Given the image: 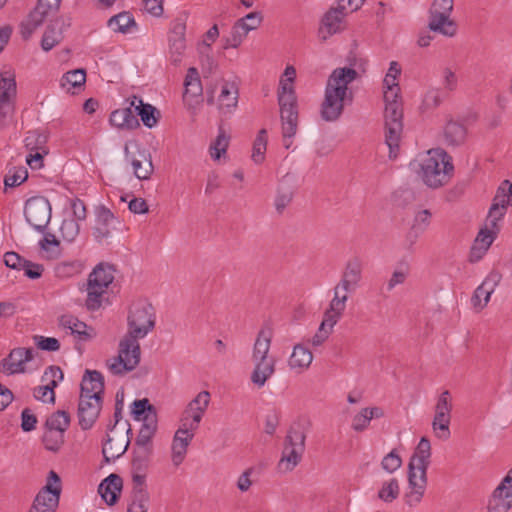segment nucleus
<instances>
[{"mask_svg":"<svg viewBox=\"0 0 512 512\" xmlns=\"http://www.w3.org/2000/svg\"><path fill=\"white\" fill-rule=\"evenodd\" d=\"M511 204L509 197H507L504 189L500 186L497 189L496 195L493 198V203L489 210L488 219L492 226H496V221L504 215L506 206Z\"/></svg>","mask_w":512,"mask_h":512,"instance_id":"58836bf2","label":"nucleus"},{"mask_svg":"<svg viewBox=\"0 0 512 512\" xmlns=\"http://www.w3.org/2000/svg\"><path fill=\"white\" fill-rule=\"evenodd\" d=\"M70 425V415L64 410H58L52 413L46 420L44 428H51L65 433Z\"/></svg>","mask_w":512,"mask_h":512,"instance_id":"49530a36","label":"nucleus"},{"mask_svg":"<svg viewBox=\"0 0 512 512\" xmlns=\"http://www.w3.org/2000/svg\"><path fill=\"white\" fill-rule=\"evenodd\" d=\"M126 159L130 160L131 165L134 169V175L139 180H147L153 173L154 167L151 160V155L145 154V151L139 152V157H130L128 145L124 148Z\"/></svg>","mask_w":512,"mask_h":512,"instance_id":"4be33fe9","label":"nucleus"},{"mask_svg":"<svg viewBox=\"0 0 512 512\" xmlns=\"http://www.w3.org/2000/svg\"><path fill=\"white\" fill-rule=\"evenodd\" d=\"M238 86L235 82L224 81L219 95V109L231 112L238 104Z\"/></svg>","mask_w":512,"mask_h":512,"instance_id":"2f4dec72","label":"nucleus"},{"mask_svg":"<svg viewBox=\"0 0 512 512\" xmlns=\"http://www.w3.org/2000/svg\"><path fill=\"white\" fill-rule=\"evenodd\" d=\"M103 404V397L80 394L78 419L82 430H89L97 421Z\"/></svg>","mask_w":512,"mask_h":512,"instance_id":"9b49d317","label":"nucleus"},{"mask_svg":"<svg viewBox=\"0 0 512 512\" xmlns=\"http://www.w3.org/2000/svg\"><path fill=\"white\" fill-rule=\"evenodd\" d=\"M95 216L93 235L98 242H102L111 236L112 229H115V223H119V221L104 205L96 207Z\"/></svg>","mask_w":512,"mask_h":512,"instance_id":"f8f14e48","label":"nucleus"},{"mask_svg":"<svg viewBox=\"0 0 512 512\" xmlns=\"http://www.w3.org/2000/svg\"><path fill=\"white\" fill-rule=\"evenodd\" d=\"M358 76L355 69L344 67L335 69L328 78V83L332 86L343 89V92L347 94L348 84L352 83Z\"/></svg>","mask_w":512,"mask_h":512,"instance_id":"f704fd0d","label":"nucleus"},{"mask_svg":"<svg viewBox=\"0 0 512 512\" xmlns=\"http://www.w3.org/2000/svg\"><path fill=\"white\" fill-rule=\"evenodd\" d=\"M431 444L427 437H422L408 464L409 485L417 487L416 501L424 495L427 484V469L430 465Z\"/></svg>","mask_w":512,"mask_h":512,"instance_id":"7ed1b4c3","label":"nucleus"},{"mask_svg":"<svg viewBox=\"0 0 512 512\" xmlns=\"http://www.w3.org/2000/svg\"><path fill=\"white\" fill-rule=\"evenodd\" d=\"M190 431H192L190 424L187 425V423L184 422L175 432L171 447V459L175 466H179L186 456L187 448L194 437V434Z\"/></svg>","mask_w":512,"mask_h":512,"instance_id":"ddd939ff","label":"nucleus"},{"mask_svg":"<svg viewBox=\"0 0 512 512\" xmlns=\"http://www.w3.org/2000/svg\"><path fill=\"white\" fill-rule=\"evenodd\" d=\"M450 15L451 14L438 13L436 8H430L428 28L444 36H454L457 31V25L450 19Z\"/></svg>","mask_w":512,"mask_h":512,"instance_id":"f3484780","label":"nucleus"},{"mask_svg":"<svg viewBox=\"0 0 512 512\" xmlns=\"http://www.w3.org/2000/svg\"><path fill=\"white\" fill-rule=\"evenodd\" d=\"M16 94L15 72L11 66L6 65L0 73V117L5 118L12 113Z\"/></svg>","mask_w":512,"mask_h":512,"instance_id":"6e6552de","label":"nucleus"},{"mask_svg":"<svg viewBox=\"0 0 512 512\" xmlns=\"http://www.w3.org/2000/svg\"><path fill=\"white\" fill-rule=\"evenodd\" d=\"M501 279V275L497 272H491L483 283L478 286L472 296V304L474 307L480 309L484 308L490 299V295L494 287Z\"/></svg>","mask_w":512,"mask_h":512,"instance_id":"a211bd4d","label":"nucleus"},{"mask_svg":"<svg viewBox=\"0 0 512 512\" xmlns=\"http://www.w3.org/2000/svg\"><path fill=\"white\" fill-rule=\"evenodd\" d=\"M51 205L47 198L34 196L24 207L26 221L37 231L44 232L51 219Z\"/></svg>","mask_w":512,"mask_h":512,"instance_id":"423d86ee","label":"nucleus"},{"mask_svg":"<svg viewBox=\"0 0 512 512\" xmlns=\"http://www.w3.org/2000/svg\"><path fill=\"white\" fill-rule=\"evenodd\" d=\"M400 493L399 482L396 478H391L382 484L381 489L378 492V497L386 502H393Z\"/></svg>","mask_w":512,"mask_h":512,"instance_id":"5fc2aeb1","label":"nucleus"},{"mask_svg":"<svg viewBox=\"0 0 512 512\" xmlns=\"http://www.w3.org/2000/svg\"><path fill=\"white\" fill-rule=\"evenodd\" d=\"M409 274V266L407 263H400L395 271L392 273L391 278L387 282V291L393 290L397 285L403 284Z\"/></svg>","mask_w":512,"mask_h":512,"instance_id":"bf43d9fd","label":"nucleus"},{"mask_svg":"<svg viewBox=\"0 0 512 512\" xmlns=\"http://www.w3.org/2000/svg\"><path fill=\"white\" fill-rule=\"evenodd\" d=\"M108 27L115 32L126 33L129 28L136 26L134 17L129 12H121L108 20Z\"/></svg>","mask_w":512,"mask_h":512,"instance_id":"c03bdc74","label":"nucleus"},{"mask_svg":"<svg viewBox=\"0 0 512 512\" xmlns=\"http://www.w3.org/2000/svg\"><path fill=\"white\" fill-rule=\"evenodd\" d=\"M42 7V4L40 6H36L34 10L30 12L27 19L22 21L20 30L24 40H28L33 32L40 27L46 19L50 18L41 10Z\"/></svg>","mask_w":512,"mask_h":512,"instance_id":"cd10ccee","label":"nucleus"},{"mask_svg":"<svg viewBox=\"0 0 512 512\" xmlns=\"http://www.w3.org/2000/svg\"><path fill=\"white\" fill-rule=\"evenodd\" d=\"M28 178V171L25 167H20L18 169H15L13 173L11 174V170L9 171V174L5 176L4 179V185L5 188L7 187H16L21 185L23 182H25Z\"/></svg>","mask_w":512,"mask_h":512,"instance_id":"0e129e2a","label":"nucleus"},{"mask_svg":"<svg viewBox=\"0 0 512 512\" xmlns=\"http://www.w3.org/2000/svg\"><path fill=\"white\" fill-rule=\"evenodd\" d=\"M445 94L439 89H431L427 91L422 102L423 110H431L437 108L443 101Z\"/></svg>","mask_w":512,"mask_h":512,"instance_id":"e2e57ef3","label":"nucleus"},{"mask_svg":"<svg viewBox=\"0 0 512 512\" xmlns=\"http://www.w3.org/2000/svg\"><path fill=\"white\" fill-rule=\"evenodd\" d=\"M345 16L346 6L344 5V0H338L337 6L331 7L321 19V25L318 30L320 40L326 41L332 35L342 32L345 29Z\"/></svg>","mask_w":512,"mask_h":512,"instance_id":"9d476101","label":"nucleus"},{"mask_svg":"<svg viewBox=\"0 0 512 512\" xmlns=\"http://www.w3.org/2000/svg\"><path fill=\"white\" fill-rule=\"evenodd\" d=\"M451 416L442 415L435 413L434 419L432 422L433 430L436 432V436L439 439H448L450 437V424Z\"/></svg>","mask_w":512,"mask_h":512,"instance_id":"13d9d810","label":"nucleus"},{"mask_svg":"<svg viewBox=\"0 0 512 512\" xmlns=\"http://www.w3.org/2000/svg\"><path fill=\"white\" fill-rule=\"evenodd\" d=\"M109 122L119 129L134 130L140 126L137 116L130 107L117 109L110 115Z\"/></svg>","mask_w":512,"mask_h":512,"instance_id":"b1692460","label":"nucleus"},{"mask_svg":"<svg viewBox=\"0 0 512 512\" xmlns=\"http://www.w3.org/2000/svg\"><path fill=\"white\" fill-rule=\"evenodd\" d=\"M452 407L450 392L445 390L440 394L438 398L435 406V413L451 416Z\"/></svg>","mask_w":512,"mask_h":512,"instance_id":"774afa93","label":"nucleus"},{"mask_svg":"<svg viewBox=\"0 0 512 512\" xmlns=\"http://www.w3.org/2000/svg\"><path fill=\"white\" fill-rule=\"evenodd\" d=\"M79 229L75 219H64L60 227L61 236L65 241L72 242L79 234Z\"/></svg>","mask_w":512,"mask_h":512,"instance_id":"680f3d73","label":"nucleus"},{"mask_svg":"<svg viewBox=\"0 0 512 512\" xmlns=\"http://www.w3.org/2000/svg\"><path fill=\"white\" fill-rule=\"evenodd\" d=\"M467 135L466 127L453 120L447 121L444 127L445 141L450 146H459L464 143Z\"/></svg>","mask_w":512,"mask_h":512,"instance_id":"e433bc0d","label":"nucleus"},{"mask_svg":"<svg viewBox=\"0 0 512 512\" xmlns=\"http://www.w3.org/2000/svg\"><path fill=\"white\" fill-rule=\"evenodd\" d=\"M149 499L150 497L147 490L132 489L131 503L128 506L127 512H136V508L147 507Z\"/></svg>","mask_w":512,"mask_h":512,"instance_id":"052dcab7","label":"nucleus"},{"mask_svg":"<svg viewBox=\"0 0 512 512\" xmlns=\"http://www.w3.org/2000/svg\"><path fill=\"white\" fill-rule=\"evenodd\" d=\"M34 343L37 348L43 351L54 352L60 349V342L54 337H44L41 335H35L33 337Z\"/></svg>","mask_w":512,"mask_h":512,"instance_id":"338daca9","label":"nucleus"},{"mask_svg":"<svg viewBox=\"0 0 512 512\" xmlns=\"http://www.w3.org/2000/svg\"><path fill=\"white\" fill-rule=\"evenodd\" d=\"M51 376L49 382L45 385L50 388L48 402L55 403V392L54 389L58 386V383L63 380V372L60 367L51 365L44 372L43 380H47V377Z\"/></svg>","mask_w":512,"mask_h":512,"instance_id":"3c124183","label":"nucleus"},{"mask_svg":"<svg viewBox=\"0 0 512 512\" xmlns=\"http://www.w3.org/2000/svg\"><path fill=\"white\" fill-rule=\"evenodd\" d=\"M153 448H136L133 451L132 471L146 472Z\"/></svg>","mask_w":512,"mask_h":512,"instance_id":"8fccbe9b","label":"nucleus"},{"mask_svg":"<svg viewBox=\"0 0 512 512\" xmlns=\"http://www.w3.org/2000/svg\"><path fill=\"white\" fill-rule=\"evenodd\" d=\"M104 388V377L101 372L97 370L85 371L80 394L103 397Z\"/></svg>","mask_w":512,"mask_h":512,"instance_id":"412c9836","label":"nucleus"},{"mask_svg":"<svg viewBox=\"0 0 512 512\" xmlns=\"http://www.w3.org/2000/svg\"><path fill=\"white\" fill-rule=\"evenodd\" d=\"M306 434L301 424L290 427L285 437L284 448L278 469L283 472L292 471L301 461L305 451Z\"/></svg>","mask_w":512,"mask_h":512,"instance_id":"20e7f679","label":"nucleus"},{"mask_svg":"<svg viewBox=\"0 0 512 512\" xmlns=\"http://www.w3.org/2000/svg\"><path fill=\"white\" fill-rule=\"evenodd\" d=\"M267 146V131L266 129H261L253 143V151H252V160L256 164H260L263 162L265 158V151Z\"/></svg>","mask_w":512,"mask_h":512,"instance_id":"864d4df0","label":"nucleus"},{"mask_svg":"<svg viewBox=\"0 0 512 512\" xmlns=\"http://www.w3.org/2000/svg\"><path fill=\"white\" fill-rule=\"evenodd\" d=\"M2 371L7 374H17L25 372V363L19 348L13 349L9 355L1 362Z\"/></svg>","mask_w":512,"mask_h":512,"instance_id":"a19ab883","label":"nucleus"},{"mask_svg":"<svg viewBox=\"0 0 512 512\" xmlns=\"http://www.w3.org/2000/svg\"><path fill=\"white\" fill-rule=\"evenodd\" d=\"M342 277L351 280L353 284L358 285L362 278V264L358 258H353L346 263Z\"/></svg>","mask_w":512,"mask_h":512,"instance_id":"6e6d98bb","label":"nucleus"},{"mask_svg":"<svg viewBox=\"0 0 512 512\" xmlns=\"http://www.w3.org/2000/svg\"><path fill=\"white\" fill-rule=\"evenodd\" d=\"M358 76L355 69L344 67L335 69L328 78V83L332 86L343 89V92L347 94L348 84L352 83Z\"/></svg>","mask_w":512,"mask_h":512,"instance_id":"72a5a7b5","label":"nucleus"},{"mask_svg":"<svg viewBox=\"0 0 512 512\" xmlns=\"http://www.w3.org/2000/svg\"><path fill=\"white\" fill-rule=\"evenodd\" d=\"M131 106L135 107L136 115L140 116L141 121L146 127L152 128L156 126L160 118V113L154 106L143 103L142 99H138L135 96L131 101Z\"/></svg>","mask_w":512,"mask_h":512,"instance_id":"393cba45","label":"nucleus"},{"mask_svg":"<svg viewBox=\"0 0 512 512\" xmlns=\"http://www.w3.org/2000/svg\"><path fill=\"white\" fill-rule=\"evenodd\" d=\"M255 368L251 374V381L258 387L265 385L266 381L275 372V360L271 358L269 360H253Z\"/></svg>","mask_w":512,"mask_h":512,"instance_id":"c756f323","label":"nucleus"},{"mask_svg":"<svg viewBox=\"0 0 512 512\" xmlns=\"http://www.w3.org/2000/svg\"><path fill=\"white\" fill-rule=\"evenodd\" d=\"M44 429L45 431L42 436L44 447L52 452L59 451L64 444V433L57 430H52L51 428Z\"/></svg>","mask_w":512,"mask_h":512,"instance_id":"09e8293b","label":"nucleus"},{"mask_svg":"<svg viewBox=\"0 0 512 512\" xmlns=\"http://www.w3.org/2000/svg\"><path fill=\"white\" fill-rule=\"evenodd\" d=\"M123 480L118 474H110L98 487V493L109 506L115 505L121 495Z\"/></svg>","mask_w":512,"mask_h":512,"instance_id":"2eb2a0df","label":"nucleus"},{"mask_svg":"<svg viewBox=\"0 0 512 512\" xmlns=\"http://www.w3.org/2000/svg\"><path fill=\"white\" fill-rule=\"evenodd\" d=\"M209 400V392L202 391L189 403L186 413L192 412V422L190 423L191 430H196L198 428L202 415L208 407Z\"/></svg>","mask_w":512,"mask_h":512,"instance_id":"a878e982","label":"nucleus"},{"mask_svg":"<svg viewBox=\"0 0 512 512\" xmlns=\"http://www.w3.org/2000/svg\"><path fill=\"white\" fill-rule=\"evenodd\" d=\"M346 95L343 89L340 90L327 82L324 100L320 109V115L324 121L334 122L339 119L344 110Z\"/></svg>","mask_w":512,"mask_h":512,"instance_id":"1a4fd4ad","label":"nucleus"},{"mask_svg":"<svg viewBox=\"0 0 512 512\" xmlns=\"http://www.w3.org/2000/svg\"><path fill=\"white\" fill-rule=\"evenodd\" d=\"M280 117L282 122V135L283 144L286 149H289L292 140L291 138L296 134L298 127V108L282 109L280 110Z\"/></svg>","mask_w":512,"mask_h":512,"instance_id":"aec40b11","label":"nucleus"},{"mask_svg":"<svg viewBox=\"0 0 512 512\" xmlns=\"http://www.w3.org/2000/svg\"><path fill=\"white\" fill-rule=\"evenodd\" d=\"M249 32L250 28L246 26L244 20H237L231 28L230 35L222 38L223 48H237Z\"/></svg>","mask_w":512,"mask_h":512,"instance_id":"4c0bfd02","label":"nucleus"},{"mask_svg":"<svg viewBox=\"0 0 512 512\" xmlns=\"http://www.w3.org/2000/svg\"><path fill=\"white\" fill-rule=\"evenodd\" d=\"M183 101L189 106L199 103L202 98V83L197 68L190 67L184 80Z\"/></svg>","mask_w":512,"mask_h":512,"instance_id":"4468645a","label":"nucleus"},{"mask_svg":"<svg viewBox=\"0 0 512 512\" xmlns=\"http://www.w3.org/2000/svg\"><path fill=\"white\" fill-rule=\"evenodd\" d=\"M61 479L51 470L46 485L37 493L29 512H55L61 494Z\"/></svg>","mask_w":512,"mask_h":512,"instance_id":"39448f33","label":"nucleus"},{"mask_svg":"<svg viewBox=\"0 0 512 512\" xmlns=\"http://www.w3.org/2000/svg\"><path fill=\"white\" fill-rule=\"evenodd\" d=\"M186 20L187 16L180 15L171 23L169 35V60L174 66L180 65L186 50Z\"/></svg>","mask_w":512,"mask_h":512,"instance_id":"0eeeda50","label":"nucleus"},{"mask_svg":"<svg viewBox=\"0 0 512 512\" xmlns=\"http://www.w3.org/2000/svg\"><path fill=\"white\" fill-rule=\"evenodd\" d=\"M313 359L312 352L304 346L297 344L294 346L292 355L289 359V366L292 369H304L308 368Z\"/></svg>","mask_w":512,"mask_h":512,"instance_id":"37998d69","label":"nucleus"},{"mask_svg":"<svg viewBox=\"0 0 512 512\" xmlns=\"http://www.w3.org/2000/svg\"><path fill=\"white\" fill-rule=\"evenodd\" d=\"M131 415L136 421L144 422L150 415L157 416L156 408L150 404L147 398L135 400L131 405Z\"/></svg>","mask_w":512,"mask_h":512,"instance_id":"a18cd8bd","label":"nucleus"},{"mask_svg":"<svg viewBox=\"0 0 512 512\" xmlns=\"http://www.w3.org/2000/svg\"><path fill=\"white\" fill-rule=\"evenodd\" d=\"M127 438L123 437L118 440H114L109 434L106 435V441L102 448V454L105 463H110L111 460H115L122 456L130 445V436H132V429L130 424L127 422Z\"/></svg>","mask_w":512,"mask_h":512,"instance_id":"dca6fc26","label":"nucleus"},{"mask_svg":"<svg viewBox=\"0 0 512 512\" xmlns=\"http://www.w3.org/2000/svg\"><path fill=\"white\" fill-rule=\"evenodd\" d=\"M42 250L46 251L49 259H56L60 256V241L51 233H46L39 242Z\"/></svg>","mask_w":512,"mask_h":512,"instance_id":"4d7b16f0","label":"nucleus"},{"mask_svg":"<svg viewBox=\"0 0 512 512\" xmlns=\"http://www.w3.org/2000/svg\"><path fill=\"white\" fill-rule=\"evenodd\" d=\"M157 431V416L150 415L144 419L141 429L135 439L138 448H152V439Z\"/></svg>","mask_w":512,"mask_h":512,"instance_id":"c85d7f7f","label":"nucleus"},{"mask_svg":"<svg viewBox=\"0 0 512 512\" xmlns=\"http://www.w3.org/2000/svg\"><path fill=\"white\" fill-rule=\"evenodd\" d=\"M272 332L269 328H262L257 335L253 347V360H269L268 352L271 345Z\"/></svg>","mask_w":512,"mask_h":512,"instance_id":"c9c22d12","label":"nucleus"},{"mask_svg":"<svg viewBox=\"0 0 512 512\" xmlns=\"http://www.w3.org/2000/svg\"><path fill=\"white\" fill-rule=\"evenodd\" d=\"M385 124H403V110L401 104H389L385 107Z\"/></svg>","mask_w":512,"mask_h":512,"instance_id":"69168bd1","label":"nucleus"},{"mask_svg":"<svg viewBox=\"0 0 512 512\" xmlns=\"http://www.w3.org/2000/svg\"><path fill=\"white\" fill-rule=\"evenodd\" d=\"M113 271L112 265L100 263L89 274L87 281L106 290L114 280Z\"/></svg>","mask_w":512,"mask_h":512,"instance_id":"7c9ffc66","label":"nucleus"},{"mask_svg":"<svg viewBox=\"0 0 512 512\" xmlns=\"http://www.w3.org/2000/svg\"><path fill=\"white\" fill-rule=\"evenodd\" d=\"M61 24L58 20L51 22L42 37L41 47L44 51H49L62 40Z\"/></svg>","mask_w":512,"mask_h":512,"instance_id":"79ce46f5","label":"nucleus"},{"mask_svg":"<svg viewBox=\"0 0 512 512\" xmlns=\"http://www.w3.org/2000/svg\"><path fill=\"white\" fill-rule=\"evenodd\" d=\"M155 309L152 304L140 301L133 304L128 315V332L119 342L118 355L107 360L114 375L133 371L140 363L141 348L138 338L145 337L155 327Z\"/></svg>","mask_w":512,"mask_h":512,"instance_id":"f257e3e1","label":"nucleus"},{"mask_svg":"<svg viewBox=\"0 0 512 512\" xmlns=\"http://www.w3.org/2000/svg\"><path fill=\"white\" fill-rule=\"evenodd\" d=\"M86 82V71L82 68L66 72L60 79V86L66 92L75 94L74 90H80Z\"/></svg>","mask_w":512,"mask_h":512,"instance_id":"473e14b6","label":"nucleus"},{"mask_svg":"<svg viewBox=\"0 0 512 512\" xmlns=\"http://www.w3.org/2000/svg\"><path fill=\"white\" fill-rule=\"evenodd\" d=\"M512 507V496L510 490L499 484L494 490L489 503V512H508Z\"/></svg>","mask_w":512,"mask_h":512,"instance_id":"5701e85b","label":"nucleus"},{"mask_svg":"<svg viewBox=\"0 0 512 512\" xmlns=\"http://www.w3.org/2000/svg\"><path fill=\"white\" fill-rule=\"evenodd\" d=\"M402 131L403 124H385V142L389 147L390 158L397 157Z\"/></svg>","mask_w":512,"mask_h":512,"instance_id":"ea45409f","label":"nucleus"},{"mask_svg":"<svg viewBox=\"0 0 512 512\" xmlns=\"http://www.w3.org/2000/svg\"><path fill=\"white\" fill-rule=\"evenodd\" d=\"M348 300V296L343 294V296H334L330 302L329 308L325 311L323 321L320 325H323V328L332 332L333 327L341 318L345 307L346 302Z\"/></svg>","mask_w":512,"mask_h":512,"instance_id":"6ab92c4d","label":"nucleus"},{"mask_svg":"<svg viewBox=\"0 0 512 512\" xmlns=\"http://www.w3.org/2000/svg\"><path fill=\"white\" fill-rule=\"evenodd\" d=\"M87 298L85 306L89 311H96L102 305L103 295L106 293L105 289H100L98 286L87 281Z\"/></svg>","mask_w":512,"mask_h":512,"instance_id":"de8ad7c7","label":"nucleus"},{"mask_svg":"<svg viewBox=\"0 0 512 512\" xmlns=\"http://www.w3.org/2000/svg\"><path fill=\"white\" fill-rule=\"evenodd\" d=\"M420 166L423 182L434 189L447 184L454 172L452 157L440 148L428 151Z\"/></svg>","mask_w":512,"mask_h":512,"instance_id":"f03ea898","label":"nucleus"},{"mask_svg":"<svg viewBox=\"0 0 512 512\" xmlns=\"http://www.w3.org/2000/svg\"><path fill=\"white\" fill-rule=\"evenodd\" d=\"M48 140V136L46 133L39 132L38 130L28 132L27 137L25 138V145L31 151H42L43 153H48V150L45 146Z\"/></svg>","mask_w":512,"mask_h":512,"instance_id":"603ef678","label":"nucleus"},{"mask_svg":"<svg viewBox=\"0 0 512 512\" xmlns=\"http://www.w3.org/2000/svg\"><path fill=\"white\" fill-rule=\"evenodd\" d=\"M294 185L292 178L286 175L280 181L277 188V195L275 198V208L278 213H282L284 209L291 203L294 196Z\"/></svg>","mask_w":512,"mask_h":512,"instance_id":"bb28decb","label":"nucleus"}]
</instances>
